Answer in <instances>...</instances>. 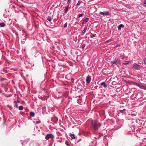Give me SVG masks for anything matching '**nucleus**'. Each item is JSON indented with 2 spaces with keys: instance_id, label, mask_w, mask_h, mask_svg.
Returning <instances> with one entry per match:
<instances>
[{
  "instance_id": "473e14b6",
  "label": "nucleus",
  "mask_w": 146,
  "mask_h": 146,
  "mask_svg": "<svg viewBox=\"0 0 146 146\" xmlns=\"http://www.w3.org/2000/svg\"><path fill=\"white\" fill-rule=\"evenodd\" d=\"M93 37H94V35L93 36Z\"/></svg>"
},
{
  "instance_id": "f257e3e1",
  "label": "nucleus",
  "mask_w": 146,
  "mask_h": 146,
  "mask_svg": "<svg viewBox=\"0 0 146 146\" xmlns=\"http://www.w3.org/2000/svg\"><path fill=\"white\" fill-rule=\"evenodd\" d=\"M92 127L95 130H97L100 126V125L98 122L95 121H92Z\"/></svg>"
},
{
  "instance_id": "aec40b11",
  "label": "nucleus",
  "mask_w": 146,
  "mask_h": 146,
  "mask_svg": "<svg viewBox=\"0 0 146 146\" xmlns=\"http://www.w3.org/2000/svg\"><path fill=\"white\" fill-rule=\"evenodd\" d=\"M65 143L67 146H70V143L67 141H66Z\"/></svg>"
},
{
  "instance_id": "2f4dec72",
  "label": "nucleus",
  "mask_w": 146,
  "mask_h": 146,
  "mask_svg": "<svg viewBox=\"0 0 146 146\" xmlns=\"http://www.w3.org/2000/svg\"><path fill=\"white\" fill-rule=\"evenodd\" d=\"M121 57H123V58L122 59V60H124V56H121Z\"/></svg>"
},
{
  "instance_id": "f8f14e48",
  "label": "nucleus",
  "mask_w": 146,
  "mask_h": 146,
  "mask_svg": "<svg viewBox=\"0 0 146 146\" xmlns=\"http://www.w3.org/2000/svg\"><path fill=\"white\" fill-rule=\"evenodd\" d=\"M68 7H65V9H64V13H66L68 11Z\"/></svg>"
},
{
  "instance_id": "5701e85b",
  "label": "nucleus",
  "mask_w": 146,
  "mask_h": 146,
  "mask_svg": "<svg viewBox=\"0 0 146 146\" xmlns=\"http://www.w3.org/2000/svg\"><path fill=\"white\" fill-rule=\"evenodd\" d=\"M83 16V15L82 14H79V15H78V17H82Z\"/></svg>"
},
{
  "instance_id": "39448f33",
  "label": "nucleus",
  "mask_w": 146,
  "mask_h": 146,
  "mask_svg": "<svg viewBox=\"0 0 146 146\" xmlns=\"http://www.w3.org/2000/svg\"><path fill=\"white\" fill-rule=\"evenodd\" d=\"M91 80V76L89 75H88L86 77V82L87 84H88L90 82Z\"/></svg>"
},
{
  "instance_id": "dca6fc26",
  "label": "nucleus",
  "mask_w": 146,
  "mask_h": 146,
  "mask_svg": "<svg viewBox=\"0 0 146 146\" xmlns=\"http://www.w3.org/2000/svg\"><path fill=\"white\" fill-rule=\"evenodd\" d=\"M32 117H34L35 116V113L33 112H31L30 113Z\"/></svg>"
},
{
  "instance_id": "20e7f679",
  "label": "nucleus",
  "mask_w": 146,
  "mask_h": 146,
  "mask_svg": "<svg viewBox=\"0 0 146 146\" xmlns=\"http://www.w3.org/2000/svg\"><path fill=\"white\" fill-rule=\"evenodd\" d=\"M100 14L103 16H108L110 15V12L109 11H106V12H101L100 11Z\"/></svg>"
},
{
  "instance_id": "c85d7f7f",
  "label": "nucleus",
  "mask_w": 146,
  "mask_h": 146,
  "mask_svg": "<svg viewBox=\"0 0 146 146\" xmlns=\"http://www.w3.org/2000/svg\"><path fill=\"white\" fill-rule=\"evenodd\" d=\"M80 4V2L79 1H78V2L77 3V5H79Z\"/></svg>"
},
{
  "instance_id": "c756f323",
  "label": "nucleus",
  "mask_w": 146,
  "mask_h": 146,
  "mask_svg": "<svg viewBox=\"0 0 146 146\" xmlns=\"http://www.w3.org/2000/svg\"><path fill=\"white\" fill-rule=\"evenodd\" d=\"M69 6H70V5H69V4L66 6V7H68V8H69Z\"/></svg>"
},
{
  "instance_id": "a211bd4d",
  "label": "nucleus",
  "mask_w": 146,
  "mask_h": 146,
  "mask_svg": "<svg viewBox=\"0 0 146 146\" xmlns=\"http://www.w3.org/2000/svg\"><path fill=\"white\" fill-rule=\"evenodd\" d=\"M19 109L20 110H22L23 109V106H20L19 108Z\"/></svg>"
},
{
  "instance_id": "f03ea898",
  "label": "nucleus",
  "mask_w": 146,
  "mask_h": 146,
  "mask_svg": "<svg viewBox=\"0 0 146 146\" xmlns=\"http://www.w3.org/2000/svg\"><path fill=\"white\" fill-rule=\"evenodd\" d=\"M126 83L127 84H129L130 85H136V86H137L139 87L140 86V84H138L137 83H136L135 82H132V81H128Z\"/></svg>"
},
{
  "instance_id": "423d86ee",
  "label": "nucleus",
  "mask_w": 146,
  "mask_h": 146,
  "mask_svg": "<svg viewBox=\"0 0 146 146\" xmlns=\"http://www.w3.org/2000/svg\"><path fill=\"white\" fill-rule=\"evenodd\" d=\"M53 137V135L50 133L46 135L45 137V138L46 140L48 139L49 138H52Z\"/></svg>"
},
{
  "instance_id": "6ab92c4d",
  "label": "nucleus",
  "mask_w": 146,
  "mask_h": 146,
  "mask_svg": "<svg viewBox=\"0 0 146 146\" xmlns=\"http://www.w3.org/2000/svg\"><path fill=\"white\" fill-rule=\"evenodd\" d=\"M129 63V62L128 61H124L123 62V64L125 65Z\"/></svg>"
},
{
  "instance_id": "412c9836",
  "label": "nucleus",
  "mask_w": 146,
  "mask_h": 146,
  "mask_svg": "<svg viewBox=\"0 0 146 146\" xmlns=\"http://www.w3.org/2000/svg\"><path fill=\"white\" fill-rule=\"evenodd\" d=\"M47 19L49 21H50L51 20V18L50 17L48 16L47 18Z\"/></svg>"
},
{
  "instance_id": "1a4fd4ad",
  "label": "nucleus",
  "mask_w": 146,
  "mask_h": 146,
  "mask_svg": "<svg viewBox=\"0 0 146 146\" xmlns=\"http://www.w3.org/2000/svg\"><path fill=\"white\" fill-rule=\"evenodd\" d=\"M124 27L123 24H121L118 26V30H120L121 27Z\"/></svg>"
},
{
  "instance_id": "4468645a",
  "label": "nucleus",
  "mask_w": 146,
  "mask_h": 146,
  "mask_svg": "<svg viewBox=\"0 0 146 146\" xmlns=\"http://www.w3.org/2000/svg\"><path fill=\"white\" fill-rule=\"evenodd\" d=\"M87 28L86 27H85L84 30L83 31H82V34L83 35L85 33V32L87 29Z\"/></svg>"
},
{
  "instance_id": "393cba45",
  "label": "nucleus",
  "mask_w": 146,
  "mask_h": 146,
  "mask_svg": "<svg viewBox=\"0 0 146 146\" xmlns=\"http://www.w3.org/2000/svg\"><path fill=\"white\" fill-rule=\"evenodd\" d=\"M86 44H83L82 45V48H84Z\"/></svg>"
},
{
  "instance_id": "f3484780",
  "label": "nucleus",
  "mask_w": 146,
  "mask_h": 146,
  "mask_svg": "<svg viewBox=\"0 0 146 146\" xmlns=\"http://www.w3.org/2000/svg\"><path fill=\"white\" fill-rule=\"evenodd\" d=\"M5 24L3 23H0V26L1 27H3L5 26Z\"/></svg>"
},
{
  "instance_id": "9d476101",
  "label": "nucleus",
  "mask_w": 146,
  "mask_h": 146,
  "mask_svg": "<svg viewBox=\"0 0 146 146\" xmlns=\"http://www.w3.org/2000/svg\"><path fill=\"white\" fill-rule=\"evenodd\" d=\"M101 85H102V86H103L106 88L107 87V85L106 84V83H105V82H102L101 84Z\"/></svg>"
},
{
  "instance_id": "cd10ccee",
  "label": "nucleus",
  "mask_w": 146,
  "mask_h": 146,
  "mask_svg": "<svg viewBox=\"0 0 146 146\" xmlns=\"http://www.w3.org/2000/svg\"><path fill=\"white\" fill-rule=\"evenodd\" d=\"M120 46V44H117L116 45V46L117 47H118L119 46Z\"/></svg>"
},
{
  "instance_id": "6e6552de",
  "label": "nucleus",
  "mask_w": 146,
  "mask_h": 146,
  "mask_svg": "<svg viewBox=\"0 0 146 146\" xmlns=\"http://www.w3.org/2000/svg\"><path fill=\"white\" fill-rule=\"evenodd\" d=\"M139 66L136 64H134L133 65V67L135 69H137Z\"/></svg>"
},
{
  "instance_id": "bb28decb",
  "label": "nucleus",
  "mask_w": 146,
  "mask_h": 146,
  "mask_svg": "<svg viewBox=\"0 0 146 146\" xmlns=\"http://www.w3.org/2000/svg\"><path fill=\"white\" fill-rule=\"evenodd\" d=\"M67 24L65 23L64 25V26L65 27H66L67 26Z\"/></svg>"
},
{
  "instance_id": "7ed1b4c3",
  "label": "nucleus",
  "mask_w": 146,
  "mask_h": 146,
  "mask_svg": "<svg viewBox=\"0 0 146 146\" xmlns=\"http://www.w3.org/2000/svg\"><path fill=\"white\" fill-rule=\"evenodd\" d=\"M111 65L113 64H121V60L119 59H118L117 60H115L114 61H111Z\"/></svg>"
},
{
  "instance_id": "a878e982",
  "label": "nucleus",
  "mask_w": 146,
  "mask_h": 146,
  "mask_svg": "<svg viewBox=\"0 0 146 146\" xmlns=\"http://www.w3.org/2000/svg\"><path fill=\"white\" fill-rule=\"evenodd\" d=\"M144 62L145 64L146 65V58H145L144 60Z\"/></svg>"
},
{
  "instance_id": "0eeeda50",
  "label": "nucleus",
  "mask_w": 146,
  "mask_h": 146,
  "mask_svg": "<svg viewBox=\"0 0 146 146\" xmlns=\"http://www.w3.org/2000/svg\"><path fill=\"white\" fill-rule=\"evenodd\" d=\"M125 111L126 110L125 109H123V110H119L117 111V112L118 113L119 112H120L122 113H123L124 114H125Z\"/></svg>"
},
{
  "instance_id": "ddd939ff",
  "label": "nucleus",
  "mask_w": 146,
  "mask_h": 146,
  "mask_svg": "<svg viewBox=\"0 0 146 146\" xmlns=\"http://www.w3.org/2000/svg\"><path fill=\"white\" fill-rule=\"evenodd\" d=\"M89 20V19L88 18H86L84 21L82 23L83 24L84 23V22H87Z\"/></svg>"
},
{
  "instance_id": "2eb2a0df",
  "label": "nucleus",
  "mask_w": 146,
  "mask_h": 146,
  "mask_svg": "<svg viewBox=\"0 0 146 146\" xmlns=\"http://www.w3.org/2000/svg\"><path fill=\"white\" fill-rule=\"evenodd\" d=\"M14 102L15 103V107H16V108H18V105L17 103V101H14Z\"/></svg>"
},
{
  "instance_id": "4be33fe9",
  "label": "nucleus",
  "mask_w": 146,
  "mask_h": 146,
  "mask_svg": "<svg viewBox=\"0 0 146 146\" xmlns=\"http://www.w3.org/2000/svg\"><path fill=\"white\" fill-rule=\"evenodd\" d=\"M143 4L144 6L146 7V0H144Z\"/></svg>"
},
{
  "instance_id": "7c9ffc66",
  "label": "nucleus",
  "mask_w": 146,
  "mask_h": 146,
  "mask_svg": "<svg viewBox=\"0 0 146 146\" xmlns=\"http://www.w3.org/2000/svg\"><path fill=\"white\" fill-rule=\"evenodd\" d=\"M71 0H68V1H67V3H69L70 2V1Z\"/></svg>"
},
{
  "instance_id": "b1692460",
  "label": "nucleus",
  "mask_w": 146,
  "mask_h": 146,
  "mask_svg": "<svg viewBox=\"0 0 146 146\" xmlns=\"http://www.w3.org/2000/svg\"><path fill=\"white\" fill-rule=\"evenodd\" d=\"M111 41V40H107L106 41V43H107Z\"/></svg>"
},
{
  "instance_id": "9b49d317",
  "label": "nucleus",
  "mask_w": 146,
  "mask_h": 146,
  "mask_svg": "<svg viewBox=\"0 0 146 146\" xmlns=\"http://www.w3.org/2000/svg\"><path fill=\"white\" fill-rule=\"evenodd\" d=\"M70 136L71 137L72 139H75V136L74 134H70Z\"/></svg>"
}]
</instances>
